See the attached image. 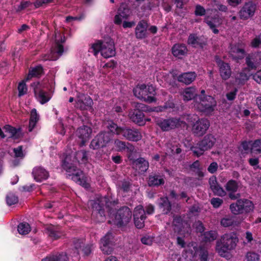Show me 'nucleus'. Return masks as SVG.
Here are the masks:
<instances>
[{
  "instance_id": "13d9d810",
  "label": "nucleus",
  "mask_w": 261,
  "mask_h": 261,
  "mask_svg": "<svg viewBox=\"0 0 261 261\" xmlns=\"http://www.w3.org/2000/svg\"><path fill=\"white\" fill-rule=\"evenodd\" d=\"M53 1V0H37L34 3V6L36 8H38L51 3Z\"/></svg>"
},
{
  "instance_id": "de8ad7c7",
  "label": "nucleus",
  "mask_w": 261,
  "mask_h": 261,
  "mask_svg": "<svg viewBox=\"0 0 261 261\" xmlns=\"http://www.w3.org/2000/svg\"><path fill=\"white\" fill-rule=\"evenodd\" d=\"M213 193L218 196L223 197L226 195V192L218 184L211 189Z\"/></svg>"
},
{
  "instance_id": "338daca9",
  "label": "nucleus",
  "mask_w": 261,
  "mask_h": 261,
  "mask_svg": "<svg viewBox=\"0 0 261 261\" xmlns=\"http://www.w3.org/2000/svg\"><path fill=\"white\" fill-rule=\"evenodd\" d=\"M14 152L16 157L23 158V154L22 150V147L19 146L17 148H14Z\"/></svg>"
},
{
  "instance_id": "e2e57ef3",
  "label": "nucleus",
  "mask_w": 261,
  "mask_h": 261,
  "mask_svg": "<svg viewBox=\"0 0 261 261\" xmlns=\"http://www.w3.org/2000/svg\"><path fill=\"white\" fill-rule=\"evenodd\" d=\"M39 119V116L38 115L36 110L35 109H33L31 112V120H33L36 122H38Z\"/></svg>"
},
{
  "instance_id": "a18cd8bd",
  "label": "nucleus",
  "mask_w": 261,
  "mask_h": 261,
  "mask_svg": "<svg viewBox=\"0 0 261 261\" xmlns=\"http://www.w3.org/2000/svg\"><path fill=\"white\" fill-rule=\"evenodd\" d=\"M246 261H259L260 255L254 251H249L245 255Z\"/></svg>"
},
{
  "instance_id": "dca6fc26",
  "label": "nucleus",
  "mask_w": 261,
  "mask_h": 261,
  "mask_svg": "<svg viewBox=\"0 0 261 261\" xmlns=\"http://www.w3.org/2000/svg\"><path fill=\"white\" fill-rule=\"evenodd\" d=\"M210 126V122L206 119H198L192 126L193 133L198 136H201L204 134Z\"/></svg>"
},
{
  "instance_id": "9b49d317",
  "label": "nucleus",
  "mask_w": 261,
  "mask_h": 261,
  "mask_svg": "<svg viewBox=\"0 0 261 261\" xmlns=\"http://www.w3.org/2000/svg\"><path fill=\"white\" fill-rule=\"evenodd\" d=\"M106 202L105 198L101 197L94 202L92 200L89 202V204L91 205L93 208L92 215L95 216L97 221L99 222H103L105 220V215L103 208L104 203Z\"/></svg>"
},
{
  "instance_id": "0e129e2a",
  "label": "nucleus",
  "mask_w": 261,
  "mask_h": 261,
  "mask_svg": "<svg viewBox=\"0 0 261 261\" xmlns=\"http://www.w3.org/2000/svg\"><path fill=\"white\" fill-rule=\"evenodd\" d=\"M119 186L124 191H127L129 188L130 184L129 182L123 181L119 184Z\"/></svg>"
},
{
  "instance_id": "69168bd1",
  "label": "nucleus",
  "mask_w": 261,
  "mask_h": 261,
  "mask_svg": "<svg viewBox=\"0 0 261 261\" xmlns=\"http://www.w3.org/2000/svg\"><path fill=\"white\" fill-rule=\"evenodd\" d=\"M83 240L76 239L74 242V245L76 249L77 250L78 252L80 250H81L82 245H83Z\"/></svg>"
},
{
  "instance_id": "2eb2a0df",
  "label": "nucleus",
  "mask_w": 261,
  "mask_h": 261,
  "mask_svg": "<svg viewBox=\"0 0 261 261\" xmlns=\"http://www.w3.org/2000/svg\"><path fill=\"white\" fill-rule=\"evenodd\" d=\"M146 217L145 211L142 205L136 206L134 211V221L136 227L142 228L144 226V220Z\"/></svg>"
},
{
  "instance_id": "79ce46f5",
  "label": "nucleus",
  "mask_w": 261,
  "mask_h": 261,
  "mask_svg": "<svg viewBox=\"0 0 261 261\" xmlns=\"http://www.w3.org/2000/svg\"><path fill=\"white\" fill-rule=\"evenodd\" d=\"M160 206L165 214H167L170 211L171 204L167 197L161 198Z\"/></svg>"
},
{
  "instance_id": "58836bf2",
  "label": "nucleus",
  "mask_w": 261,
  "mask_h": 261,
  "mask_svg": "<svg viewBox=\"0 0 261 261\" xmlns=\"http://www.w3.org/2000/svg\"><path fill=\"white\" fill-rule=\"evenodd\" d=\"M243 201L239 199L236 202L233 203L230 205V210L234 215H239L243 213L242 204Z\"/></svg>"
},
{
  "instance_id": "c756f323",
  "label": "nucleus",
  "mask_w": 261,
  "mask_h": 261,
  "mask_svg": "<svg viewBox=\"0 0 261 261\" xmlns=\"http://www.w3.org/2000/svg\"><path fill=\"white\" fill-rule=\"evenodd\" d=\"M172 51L174 56L181 58L182 56L187 55L188 49L185 44H176L172 47Z\"/></svg>"
},
{
  "instance_id": "4d7b16f0",
  "label": "nucleus",
  "mask_w": 261,
  "mask_h": 261,
  "mask_svg": "<svg viewBox=\"0 0 261 261\" xmlns=\"http://www.w3.org/2000/svg\"><path fill=\"white\" fill-rule=\"evenodd\" d=\"M211 204L215 208L219 207L223 203V200L219 198H213L211 201Z\"/></svg>"
},
{
  "instance_id": "4c0bfd02",
  "label": "nucleus",
  "mask_w": 261,
  "mask_h": 261,
  "mask_svg": "<svg viewBox=\"0 0 261 261\" xmlns=\"http://www.w3.org/2000/svg\"><path fill=\"white\" fill-rule=\"evenodd\" d=\"M250 151L252 155H261V139L251 142Z\"/></svg>"
},
{
  "instance_id": "f704fd0d",
  "label": "nucleus",
  "mask_w": 261,
  "mask_h": 261,
  "mask_svg": "<svg viewBox=\"0 0 261 261\" xmlns=\"http://www.w3.org/2000/svg\"><path fill=\"white\" fill-rule=\"evenodd\" d=\"M68 257L65 253L49 255L43 258L41 261H67Z\"/></svg>"
},
{
  "instance_id": "680f3d73",
  "label": "nucleus",
  "mask_w": 261,
  "mask_h": 261,
  "mask_svg": "<svg viewBox=\"0 0 261 261\" xmlns=\"http://www.w3.org/2000/svg\"><path fill=\"white\" fill-rule=\"evenodd\" d=\"M218 164L216 162L212 163L207 168L208 171L211 173H214L218 169Z\"/></svg>"
},
{
  "instance_id": "72a5a7b5",
  "label": "nucleus",
  "mask_w": 261,
  "mask_h": 261,
  "mask_svg": "<svg viewBox=\"0 0 261 261\" xmlns=\"http://www.w3.org/2000/svg\"><path fill=\"white\" fill-rule=\"evenodd\" d=\"M136 170L140 173H144L147 171L149 167L148 162L143 158H139L134 162Z\"/></svg>"
},
{
  "instance_id": "f257e3e1",
  "label": "nucleus",
  "mask_w": 261,
  "mask_h": 261,
  "mask_svg": "<svg viewBox=\"0 0 261 261\" xmlns=\"http://www.w3.org/2000/svg\"><path fill=\"white\" fill-rule=\"evenodd\" d=\"M75 160L71 161V156L67 155L62 164L63 168L69 173H72L71 178L75 182L82 186L86 189L90 187L87 180L84 178L83 173L81 171H76L75 164L77 162L86 163L88 161L87 153L84 150L77 151L74 156Z\"/></svg>"
},
{
  "instance_id": "a211bd4d",
  "label": "nucleus",
  "mask_w": 261,
  "mask_h": 261,
  "mask_svg": "<svg viewBox=\"0 0 261 261\" xmlns=\"http://www.w3.org/2000/svg\"><path fill=\"white\" fill-rule=\"evenodd\" d=\"M256 6L251 2L246 3L239 12L241 19L246 20L252 17L255 12Z\"/></svg>"
},
{
  "instance_id": "5701e85b",
  "label": "nucleus",
  "mask_w": 261,
  "mask_h": 261,
  "mask_svg": "<svg viewBox=\"0 0 261 261\" xmlns=\"http://www.w3.org/2000/svg\"><path fill=\"white\" fill-rule=\"evenodd\" d=\"M217 63L219 67V71L221 77L224 80L228 79L231 74L230 66L227 63H224L220 60L217 61Z\"/></svg>"
},
{
  "instance_id": "37998d69",
  "label": "nucleus",
  "mask_w": 261,
  "mask_h": 261,
  "mask_svg": "<svg viewBox=\"0 0 261 261\" xmlns=\"http://www.w3.org/2000/svg\"><path fill=\"white\" fill-rule=\"evenodd\" d=\"M221 224L224 227H229L237 225L238 223L234 218L226 217L222 219Z\"/></svg>"
},
{
  "instance_id": "c9c22d12",
  "label": "nucleus",
  "mask_w": 261,
  "mask_h": 261,
  "mask_svg": "<svg viewBox=\"0 0 261 261\" xmlns=\"http://www.w3.org/2000/svg\"><path fill=\"white\" fill-rule=\"evenodd\" d=\"M173 225L174 226V230L175 231H177L179 233L182 234L183 232H185V230H182V227L184 228L185 226H187L186 229L188 228V225L187 223H183L182 220L180 217H175L173 219Z\"/></svg>"
},
{
  "instance_id": "49530a36",
  "label": "nucleus",
  "mask_w": 261,
  "mask_h": 261,
  "mask_svg": "<svg viewBox=\"0 0 261 261\" xmlns=\"http://www.w3.org/2000/svg\"><path fill=\"white\" fill-rule=\"evenodd\" d=\"M257 55H258L254 54L253 55L249 56L246 59L247 65L252 69L256 67L255 64L257 63V59L256 58Z\"/></svg>"
},
{
  "instance_id": "6e6d98bb",
  "label": "nucleus",
  "mask_w": 261,
  "mask_h": 261,
  "mask_svg": "<svg viewBox=\"0 0 261 261\" xmlns=\"http://www.w3.org/2000/svg\"><path fill=\"white\" fill-rule=\"evenodd\" d=\"M159 0H149L146 7L149 10H152L153 8L158 7L159 5Z\"/></svg>"
},
{
  "instance_id": "a878e982",
  "label": "nucleus",
  "mask_w": 261,
  "mask_h": 261,
  "mask_svg": "<svg viewBox=\"0 0 261 261\" xmlns=\"http://www.w3.org/2000/svg\"><path fill=\"white\" fill-rule=\"evenodd\" d=\"M230 54L233 59L238 60L244 58L245 51L242 45H234L231 47Z\"/></svg>"
},
{
  "instance_id": "4be33fe9",
  "label": "nucleus",
  "mask_w": 261,
  "mask_h": 261,
  "mask_svg": "<svg viewBox=\"0 0 261 261\" xmlns=\"http://www.w3.org/2000/svg\"><path fill=\"white\" fill-rule=\"evenodd\" d=\"M112 238V234L109 232L101 239L100 248L104 254H110L112 252L111 244Z\"/></svg>"
},
{
  "instance_id": "2f4dec72",
  "label": "nucleus",
  "mask_w": 261,
  "mask_h": 261,
  "mask_svg": "<svg viewBox=\"0 0 261 261\" xmlns=\"http://www.w3.org/2000/svg\"><path fill=\"white\" fill-rule=\"evenodd\" d=\"M114 145L117 151H122L127 150V151L132 152L134 150V146L129 143H126L118 139L114 141Z\"/></svg>"
},
{
  "instance_id": "473e14b6",
  "label": "nucleus",
  "mask_w": 261,
  "mask_h": 261,
  "mask_svg": "<svg viewBox=\"0 0 261 261\" xmlns=\"http://www.w3.org/2000/svg\"><path fill=\"white\" fill-rule=\"evenodd\" d=\"M164 183L163 176L154 174L149 176L148 184L149 186H159L164 185Z\"/></svg>"
},
{
  "instance_id": "1a4fd4ad",
  "label": "nucleus",
  "mask_w": 261,
  "mask_h": 261,
  "mask_svg": "<svg viewBox=\"0 0 261 261\" xmlns=\"http://www.w3.org/2000/svg\"><path fill=\"white\" fill-rule=\"evenodd\" d=\"M157 125L163 131H169L181 126L184 122L179 118L160 119L156 121Z\"/></svg>"
},
{
  "instance_id": "4468645a",
  "label": "nucleus",
  "mask_w": 261,
  "mask_h": 261,
  "mask_svg": "<svg viewBox=\"0 0 261 261\" xmlns=\"http://www.w3.org/2000/svg\"><path fill=\"white\" fill-rule=\"evenodd\" d=\"M55 39L56 42V48L51 51V55H49L45 60H56L58 58L54 56V54L57 53L61 56L63 52V46L60 44L65 41V37L63 36L59 32L55 33Z\"/></svg>"
},
{
  "instance_id": "3c124183",
  "label": "nucleus",
  "mask_w": 261,
  "mask_h": 261,
  "mask_svg": "<svg viewBox=\"0 0 261 261\" xmlns=\"http://www.w3.org/2000/svg\"><path fill=\"white\" fill-rule=\"evenodd\" d=\"M204 238L206 241H213L216 239L217 233L214 231H210L205 232L204 234Z\"/></svg>"
},
{
  "instance_id": "f8f14e48",
  "label": "nucleus",
  "mask_w": 261,
  "mask_h": 261,
  "mask_svg": "<svg viewBox=\"0 0 261 261\" xmlns=\"http://www.w3.org/2000/svg\"><path fill=\"white\" fill-rule=\"evenodd\" d=\"M113 135L109 132L100 133L91 141L90 147L93 149H96L105 147L111 141Z\"/></svg>"
},
{
  "instance_id": "9d476101",
  "label": "nucleus",
  "mask_w": 261,
  "mask_h": 261,
  "mask_svg": "<svg viewBox=\"0 0 261 261\" xmlns=\"http://www.w3.org/2000/svg\"><path fill=\"white\" fill-rule=\"evenodd\" d=\"M132 213L127 207L120 208L115 216L114 223L119 226L127 224L132 219Z\"/></svg>"
},
{
  "instance_id": "09e8293b",
  "label": "nucleus",
  "mask_w": 261,
  "mask_h": 261,
  "mask_svg": "<svg viewBox=\"0 0 261 261\" xmlns=\"http://www.w3.org/2000/svg\"><path fill=\"white\" fill-rule=\"evenodd\" d=\"M6 201L9 205L15 204L18 201V197L13 193H10L6 196Z\"/></svg>"
},
{
  "instance_id": "423d86ee",
  "label": "nucleus",
  "mask_w": 261,
  "mask_h": 261,
  "mask_svg": "<svg viewBox=\"0 0 261 261\" xmlns=\"http://www.w3.org/2000/svg\"><path fill=\"white\" fill-rule=\"evenodd\" d=\"M133 92L136 97L146 102L151 103L155 101L154 97L155 90L151 85H138L134 89Z\"/></svg>"
},
{
  "instance_id": "7c9ffc66",
  "label": "nucleus",
  "mask_w": 261,
  "mask_h": 261,
  "mask_svg": "<svg viewBox=\"0 0 261 261\" xmlns=\"http://www.w3.org/2000/svg\"><path fill=\"white\" fill-rule=\"evenodd\" d=\"M91 133L92 129L87 126H83L80 127L76 132V135L82 140L83 143L89 138Z\"/></svg>"
},
{
  "instance_id": "f3484780",
  "label": "nucleus",
  "mask_w": 261,
  "mask_h": 261,
  "mask_svg": "<svg viewBox=\"0 0 261 261\" xmlns=\"http://www.w3.org/2000/svg\"><path fill=\"white\" fill-rule=\"evenodd\" d=\"M241 184L237 181L230 179L225 185L226 191L228 193L229 197L232 200H236L241 197L239 193H236L238 191Z\"/></svg>"
},
{
  "instance_id": "0eeeda50",
  "label": "nucleus",
  "mask_w": 261,
  "mask_h": 261,
  "mask_svg": "<svg viewBox=\"0 0 261 261\" xmlns=\"http://www.w3.org/2000/svg\"><path fill=\"white\" fill-rule=\"evenodd\" d=\"M216 142L215 137L211 134H208L204 136L195 146H193L192 148V150L195 155L199 156L202 155L205 151L211 149Z\"/></svg>"
},
{
  "instance_id": "20e7f679",
  "label": "nucleus",
  "mask_w": 261,
  "mask_h": 261,
  "mask_svg": "<svg viewBox=\"0 0 261 261\" xmlns=\"http://www.w3.org/2000/svg\"><path fill=\"white\" fill-rule=\"evenodd\" d=\"M89 51L96 56L100 51L105 58L113 57L115 55L114 43L112 39L108 38L103 41H97L92 44Z\"/></svg>"
},
{
  "instance_id": "ddd939ff",
  "label": "nucleus",
  "mask_w": 261,
  "mask_h": 261,
  "mask_svg": "<svg viewBox=\"0 0 261 261\" xmlns=\"http://www.w3.org/2000/svg\"><path fill=\"white\" fill-rule=\"evenodd\" d=\"M36 98L42 105L48 102L51 98V95L47 92L42 90V86L39 82H35L32 84Z\"/></svg>"
},
{
  "instance_id": "774afa93",
  "label": "nucleus",
  "mask_w": 261,
  "mask_h": 261,
  "mask_svg": "<svg viewBox=\"0 0 261 261\" xmlns=\"http://www.w3.org/2000/svg\"><path fill=\"white\" fill-rule=\"evenodd\" d=\"M253 79L258 84H261V69L257 71L253 76Z\"/></svg>"
},
{
  "instance_id": "052dcab7",
  "label": "nucleus",
  "mask_w": 261,
  "mask_h": 261,
  "mask_svg": "<svg viewBox=\"0 0 261 261\" xmlns=\"http://www.w3.org/2000/svg\"><path fill=\"white\" fill-rule=\"evenodd\" d=\"M153 238L150 236H145L141 239V242L143 244L151 245L153 242Z\"/></svg>"
},
{
  "instance_id": "5fc2aeb1",
  "label": "nucleus",
  "mask_w": 261,
  "mask_h": 261,
  "mask_svg": "<svg viewBox=\"0 0 261 261\" xmlns=\"http://www.w3.org/2000/svg\"><path fill=\"white\" fill-rule=\"evenodd\" d=\"M199 256L201 261H207L208 252L207 250L201 248L199 251Z\"/></svg>"
},
{
  "instance_id": "c03bdc74",
  "label": "nucleus",
  "mask_w": 261,
  "mask_h": 261,
  "mask_svg": "<svg viewBox=\"0 0 261 261\" xmlns=\"http://www.w3.org/2000/svg\"><path fill=\"white\" fill-rule=\"evenodd\" d=\"M17 230L20 234L24 235L31 231L30 225L27 223H21L18 225Z\"/></svg>"
},
{
  "instance_id": "bb28decb",
  "label": "nucleus",
  "mask_w": 261,
  "mask_h": 261,
  "mask_svg": "<svg viewBox=\"0 0 261 261\" xmlns=\"http://www.w3.org/2000/svg\"><path fill=\"white\" fill-rule=\"evenodd\" d=\"M181 95L184 101H189L194 98L195 102L197 96L196 89L194 87L186 88L181 92Z\"/></svg>"
},
{
  "instance_id": "c85d7f7f",
  "label": "nucleus",
  "mask_w": 261,
  "mask_h": 261,
  "mask_svg": "<svg viewBox=\"0 0 261 261\" xmlns=\"http://www.w3.org/2000/svg\"><path fill=\"white\" fill-rule=\"evenodd\" d=\"M148 25L146 22L142 20L140 21L136 28L135 34L137 38L142 39L147 36V28Z\"/></svg>"
},
{
  "instance_id": "ea45409f",
  "label": "nucleus",
  "mask_w": 261,
  "mask_h": 261,
  "mask_svg": "<svg viewBox=\"0 0 261 261\" xmlns=\"http://www.w3.org/2000/svg\"><path fill=\"white\" fill-rule=\"evenodd\" d=\"M243 201L242 204V211L243 213H250L254 210V206L253 202L247 199H241Z\"/></svg>"
},
{
  "instance_id": "6ab92c4d",
  "label": "nucleus",
  "mask_w": 261,
  "mask_h": 261,
  "mask_svg": "<svg viewBox=\"0 0 261 261\" xmlns=\"http://www.w3.org/2000/svg\"><path fill=\"white\" fill-rule=\"evenodd\" d=\"M34 180L37 182H41L48 178L49 173L41 166L34 167L32 172Z\"/></svg>"
},
{
  "instance_id": "e433bc0d",
  "label": "nucleus",
  "mask_w": 261,
  "mask_h": 261,
  "mask_svg": "<svg viewBox=\"0 0 261 261\" xmlns=\"http://www.w3.org/2000/svg\"><path fill=\"white\" fill-rule=\"evenodd\" d=\"M4 129L6 132L10 134V137L14 139H18L22 136V133L20 129H17L10 125L5 126Z\"/></svg>"
},
{
  "instance_id": "cd10ccee",
  "label": "nucleus",
  "mask_w": 261,
  "mask_h": 261,
  "mask_svg": "<svg viewBox=\"0 0 261 261\" xmlns=\"http://www.w3.org/2000/svg\"><path fill=\"white\" fill-rule=\"evenodd\" d=\"M196 76L195 72H185L178 76L177 80L179 82L189 85L195 80Z\"/></svg>"
},
{
  "instance_id": "a19ab883",
  "label": "nucleus",
  "mask_w": 261,
  "mask_h": 261,
  "mask_svg": "<svg viewBox=\"0 0 261 261\" xmlns=\"http://www.w3.org/2000/svg\"><path fill=\"white\" fill-rule=\"evenodd\" d=\"M42 73V68L41 66H37L30 70L26 78V81L31 80L33 77H38Z\"/></svg>"
},
{
  "instance_id": "393cba45",
  "label": "nucleus",
  "mask_w": 261,
  "mask_h": 261,
  "mask_svg": "<svg viewBox=\"0 0 261 261\" xmlns=\"http://www.w3.org/2000/svg\"><path fill=\"white\" fill-rule=\"evenodd\" d=\"M230 54L233 59L238 60L244 58L245 51L242 45H234L231 47Z\"/></svg>"
},
{
  "instance_id": "b1692460",
  "label": "nucleus",
  "mask_w": 261,
  "mask_h": 261,
  "mask_svg": "<svg viewBox=\"0 0 261 261\" xmlns=\"http://www.w3.org/2000/svg\"><path fill=\"white\" fill-rule=\"evenodd\" d=\"M188 43L194 47H203L206 44V41L202 37L191 34L189 37Z\"/></svg>"
},
{
  "instance_id": "f03ea898",
  "label": "nucleus",
  "mask_w": 261,
  "mask_h": 261,
  "mask_svg": "<svg viewBox=\"0 0 261 261\" xmlns=\"http://www.w3.org/2000/svg\"><path fill=\"white\" fill-rule=\"evenodd\" d=\"M107 127L112 133L117 135H122L124 138L130 141H138L142 137L139 130L135 128L119 127L112 121H108Z\"/></svg>"
},
{
  "instance_id": "7ed1b4c3",
  "label": "nucleus",
  "mask_w": 261,
  "mask_h": 261,
  "mask_svg": "<svg viewBox=\"0 0 261 261\" xmlns=\"http://www.w3.org/2000/svg\"><path fill=\"white\" fill-rule=\"evenodd\" d=\"M238 242V238L236 233H225L217 241L216 250L220 255L224 257L227 252L235 248Z\"/></svg>"
},
{
  "instance_id": "6e6552de",
  "label": "nucleus",
  "mask_w": 261,
  "mask_h": 261,
  "mask_svg": "<svg viewBox=\"0 0 261 261\" xmlns=\"http://www.w3.org/2000/svg\"><path fill=\"white\" fill-rule=\"evenodd\" d=\"M216 106L215 100L213 97L209 95L203 98L202 96L197 97L194 104V107L197 110L207 114L212 112Z\"/></svg>"
},
{
  "instance_id": "8fccbe9b",
  "label": "nucleus",
  "mask_w": 261,
  "mask_h": 261,
  "mask_svg": "<svg viewBox=\"0 0 261 261\" xmlns=\"http://www.w3.org/2000/svg\"><path fill=\"white\" fill-rule=\"evenodd\" d=\"M247 80V75L243 72L238 74L236 77V82L238 84H243Z\"/></svg>"
},
{
  "instance_id": "aec40b11",
  "label": "nucleus",
  "mask_w": 261,
  "mask_h": 261,
  "mask_svg": "<svg viewBox=\"0 0 261 261\" xmlns=\"http://www.w3.org/2000/svg\"><path fill=\"white\" fill-rule=\"evenodd\" d=\"M93 105L92 99L89 96L83 94H79L77 97L75 106L81 110L91 108Z\"/></svg>"
},
{
  "instance_id": "603ef678",
  "label": "nucleus",
  "mask_w": 261,
  "mask_h": 261,
  "mask_svg": "<svg viewBox=\"0 0 261 261\" xmlns=\"http://www.w3.org/2000/svg\"><path fill=\"white\" fill-rule=\"evenodd\" d=\"M18 96H21L27 93V87L24 81L20 83L18 86Z\"/></svg>"
},
{
  "instance_id": "39448f33",
  "label": "nucleus",
  "mask_w": 261,
  "mask_h": 261,
  "mask_svg": "<svg viewBox=\"0 0 261 261\" xmlns=\"http://www.w3.org/2000/svg\"><path fill=\"white\" fill-rule=\"evenodd\" d=\"M173 103H170L169 106L166 104L164 107L160 106L155 107L153 109L150 108V109H148L144 104L137 103L135 106L136 109L129 112V117L134 122L137 123L140 125H142L144 124V116L141 111L162 112L168 108L173 107Z\"/></svg>"
},
{
  "instance_id": "864d4df0",
  "label": "nucleus",
  "mask_w": 261,
  "mask_h": 261,
  "mask_svg": "<svg viewBox=\"0 0 261 261\" xmlns=\"http://www.w3.org/2000/svg\"><path fill=\"white\" fill-rule=\"evenodd\" d=\"M251 46L255 48L261 47V33L252 40Z\"/></svg>"
},
{
  "instance_id": "bf43d9fd",
  "label": "nucleus",
  "mask_w": 261,
  "mask_h": 261,
  "mask_svg": "<svg viewBox=\"0 0 261 261\" xmlns=\"http://www.w3.org/2000/svg\"><path fill=\"white\" fill-rule=\"evenodd\" d=\"M205 10L204 8L200 5L196 6L195 14L196 15L203 16L205 14Z\"/></svg>"
},
{
  "instance_id": "412c9836",
  "label": "nucleus",
  "mask_w": 261,
  "mask_h": 261,
  "mask_svg": "<svg viewBox=\"0 0 261 261\" xmlns=\"http://www.w3.org/2000/svg\"><path fill=\"white\" fill-rule=\"evenodd\" d=\"M129 14V8L124 5H121L118 10L117 14L115 16L114 23L118 25L121 24L123 20L128 18Z\"/></svg>"
}]
</instances>
